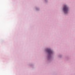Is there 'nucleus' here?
<instances>
[{"label":"nucleus","mask_w":75,"mask_h":75,"mask_svg":"<svg viewBox=\"0 0 75 75\" xmlns=\"http://www.w3.org/2000/svg\"><path fill=\"white\" fill-rule=\"evenodd\" d=\"M63 10L65 14L68 13V7L67 5H64L63 8Z\"/></svg>","instance_id":"f257e3e1"},{"label":"nucleus","mask_w":75,"mask_h":75,"mask_svg":"<svg viewBox=\"0 0 75 75\" xmlns=\"http://www.w3.org/2000/svg\"><path fill=\"white\" fill-rule=\"evenodd\" d=\"M47 52H48L49 54H52V51L51 50V49H48L47 50Z\"/></svg>","instance_id":"f03ea898"}]
</instances>
